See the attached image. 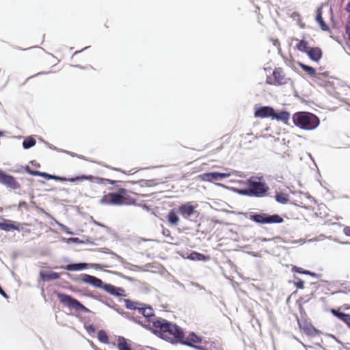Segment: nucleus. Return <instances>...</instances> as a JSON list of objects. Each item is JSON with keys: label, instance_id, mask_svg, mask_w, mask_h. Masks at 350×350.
I'll return each mask as SVG.
<instances>
[{"label": "nucleus", "instance_id": "7c9ffc66", "mask_svg": "<svg viewBox=\"0 0 350 350\" xmlns=\"http://www.w3.org/2000/svg\"><path fill=\"white\" fill-rule=\"evenodd\" d=\"M275 200L281 204H286L289 201V195L285 193H278L275 195Z\"/></svg>", "mask_w": 350, "mask_h": 350}, {"label": "nucleus", "instance_id": "20e7f679", "mask_svg": "<svg viewBox=\"0 0 350 350\" xmlns=\"http://www.w3.org/2000/svg\"><path fill=\"white\" fill-rule=\"evenodd\" d=\"M294 124L303 129L312 130L319 124V120L314 114L309 112H297L293 117Z\"/></svg>", "mask_w": 350, "mask_h": 350}, {"label": "nucleus", "instance_id": "2f4dec72", "mask_svg": "<svg viewBox=\"0 0 350 350\" xmlns=\"http://www.w3.org/2000/svg\"><path fill=\"white\" fill-rule=\"evenodd\" d=\"M296 49L303 53H307L310 47L308 46V42L306 40H299L296 44Z\"/></svg>", "mask_w": 350, "mask_h": 350}, {"label": "nucleus", "instance_id": "a878e982", "mask_svg": "<svg viewBox=\"0 0 350 350\" xmlns=\"http://www.w3.org/2000/svg\"><path fill=\"white\" fill-rule=\"evenodd\" d=\"M124 305L126 308H128L129 310H138L139 311L143 305V303L133 301L129 299H124Z\"/></svg>", "mask_w": 350, "mask_h": 350}, {"label": "nucleus", "instance_id": "393cba45", "mask_svg": "<svg viewBox=\"0 0 350 350\" xmlns=\"http://www.w3.org/2000/svg\"><path fill=\"white\" fill-rule=\"evenodd\" d=\"M40 277L43 281H50L53 280H57L60 278V275L58 273L49 271H41L40 273Z\"/></svg>", "mask_w": 350, "mask_h": 350}, {"label": "nucleus", "instance_id": "9b49d317", "mask_svg": "<svg viewBox=\"0 0 350 350\" xmlns=\"http://www.w3.org/2000/svg\"><path fill=\"white\" fill-rule=\"evenodd\" d=\"M232 175V172L228 171L224 173L219 172H206L202 174L199 176L200 178L203 181L215 182L219 181L224 178H228Z\"/></svg>", "mask_w": 350, "mask_h": 350}, {"label": "nucleus", "instance_id": "bb28decb", "mask_svg": "<svg viewBox=\"0 0 350 350\" xmlns=\"http://www.w3.org/2000/svg\"><path fill=\"white\" fill-rule=\"evenodd\" d=\"M103 289L109 293V294L115 296H120L121 294L120 291H123V290L120 288H117L112 284H105L103 286Z\"/></svg>", "mask_w": 350, "mask_h": 350}, {"label": "nucleus", "instance_id": "7ed1b4c3", "mask_svg": "<svg viewBox=\"0 0 350 350\" xmlns=\"http://www.w3.org/2000/svg\"><path fill=\"white\" fill-rule=\"evenodd\" d=\"M266 83L274 86L293 85L294 81L282 67H275L272 74L266 78Z\"/></svg>", "mask_w": 350, "mask_h": 350}, {"label": "nucleus", "instance_id": "37998d69", "mask_svg": "<svg viewBox=\"0 0 350 350\" xmlns=\"http://www.w3.org/2000/svg\"><path fill=\"white\" fill-rule=\"evenodd\" d=\"M346 33L347 34L350 33V24L346 26Z\"/></svg>", "mask_w": 350, "mask_h": 350}, {"label": "nucleus", "instance_id": "ddd939ff", "mask_svg": "<svg viewBox=\"0 0 350 350\" xmlns=\"http://www.w3.org/2000/svg\"><path fill=\"white\" fill-rule=\"evenodd\" d=\"M197 206L193 205L192 202H188L178 206V212L184 218H189L195 214Z\"/></svg>", "mask_w": 350, "mask_h": 350}, {"label": "nucleus", "instance_id": "c9c22d12", "mask_svg": "<svg viewBox=\"0 0 350 350\" xmlns=\"http://www.w3.org/2000/svg\"><path fill=\"white\" fill-rule=\"evenodd\" d=\"M191 258L192 260H202L206 259V257L202 254L194 252L191 254Z\"/></svg>", "mask_w": 350, "mask_h": 350}, {"label": "nucleus", "instance_id": "09e8293b", "mask_svg": "<svg viewBox=\"0 0 350 350\" xmlns=\"http://www.w3.org/2000/svg\"><path fill=\"white\" fill-rule=\"evenodd\" d=\"M2 135V133L0 132V136Z\"/></svg>", "mask_w": 350, "mask_h": 350}, {"label": "nucleus", "instance_id": "f257e3e1", "mask_svg": "<svg viewBox=\"0 0 350 350\" xmlns=\"http://www.w3.org/2000/svg\"><path fill=\"white\" fill-rule=\"evenodd\" d=\"M153 332L172 343H180V341H183V329L176 324L163 319L154 322Z\"/></svg>", "mask_w": 350, "mask_h": 350}, {"label": "nucleus", "instance_id": "58836bf2", "mask_svg": "<svg viewBox=\"0 0 350 350\" xmlns=\"http://www.w3.org/2000/svg\"><path fill=\"white\" fill-rule=\"evenodd\" d=\"M39 176H41V177L45 178H46V179H47V180H50L51 174H47V173H46V172H40V175H39Z\"/></svg>", "mask_w": 350, "mask_h": 350}, {"label": "nucleus", "instance_id": "f8f14e48", "mask_svg": "<svg viewBox=\"0 0 350 350\" xmlns=\"http://www.w3.org/2000/svg\"><path fill=\"white\" fill-rule=\"evenodd\" d=\"M0 183L14 190L21 188L20 183L14 176L6 174L2 170H0Z\"/></svg>", "mask_w": 350, "mask_h": 350}, {"label": "nucleus", "instance_id": "4c0bfd02", "mask_svg": "<svg viewBox=\"0 0 350 350\" xmlns=\"http://www.w3.org/2000/svg\"><path fill=\"white\" fill-rule=\"evenodd\" d=\"M19 226V230H17L18 231H23L24 232H26V233H30L31 232V230H29V229H26L25 228V226H27V224H23V225H20V224H18Z\"/></svg>", "mask_w": 350, "mask_h": 350}, {"label": "nucleus", "instance_id": "aec40b11", "mask_svg": "<svg viewBox=\"0 0 350 350\" xmlns=\"http://www.w3.org/2000/svg\"><path fill=\"white\" fill-rule=\"evenodd\" d=\"M117 348L118 350H133L130 341L123 336L118 338Z\"/></svg>", "mask_w": 350, "mask_h": 350}, {"label": "nucleus", "instance_id": "39448f33", "mask_svg": "<svg viewBox=\"0 0 350 350\" xmlns=\"http://www.w3.org/2000/svg\"><path fill=\"white\" fill-rule=\"evenodd\" d=\"M247 218L259 224H280L284 221L283 218L278 215H269L264 212H250L247 213Z\"/></svg>", "mask_w": 350, "mask_h": 350}, {"label": "nucleus", "instance_id": "423d86ee", "mask_svg": "<svg viewBox=\"0 0 350 350\" xmlns=\"http://www.w3.org/2000/svg\"><path fill=\"white\" fill-rule=\"evenodd\" d=\"M269 187L265 183L249 180L247 188L244 190L243 193L249 196L260 198L266 196Z\"/></svg>", "mask_w": 350, "mask_h": 350}, {"label": "nucleus", "instance_id": "6e6552de", "mask_svg": "<svg viewBox=\"0 0 350 350\" xmlns=\"http://www.w3.org/2000/svg\"><path fill=\"white\" fill-rule=\"evenodd\" d=\"M51 179L55 180H59L61 182L68 181V182H71V183L76 182V181H80V180H91V181H92L93 180H96V183H108L110 185H113L116 183L115 180H112L107 179V178H98V177H94L92 175H82L80 176H76L75 178H66L65 177L57 176L51 174L50 180Z\"/></svg>", "mask_w": 350, "mask_h": 350}, {"label": "nucleus", "instance_id": "412c9836", "mask_svg": "<svg viewBox=\"0 0 350 350\" xmlns=\"http://www.w3.org/2000/svg\"><path fill=\"white\" fill-rule=\"evenodd\" d=\"M338 301L340 303H344L341 306V308H342L344 310L350 309V304L347 303L350 301V296L349 294L344 291L338 292Z\"/></svg>", "mask_w": 350, "mask_h": 350}, {"label": "nucleus", "instance_id": "9d476101", "mask_svg": "<svg viewBox=\"0 0 350 350\" xmlns=\"http://www.w3.org/2000/svg\"><path fill=\"white\" fill-rule=\"evenodd\" d=\"M256 139L257 137L252 133L240 135L238 139V146L245 150L252 149Z\"/></svg>", "mask_w": 350, "mask_h": 350}, {"label": "nucleus", "instance_id": "c03bdc74", "mask_svg": "<svg viewBox=\"0 0 350 350\" xmlns=\"http://www.w3.org/2000/svg\"><path fill=\"white\" fill-rule=\"evenodd\" d=\"M346 10L347 12H350V1L347 3Z\"/></svg>", "mask_w": 350, "mask_h": 350}, {"label": "nucleus", "instance_id": "f3484780", "mask_svg": "<svg viewBox=\"0 0 350 350\" xmlns=\"http://www.w3.org/2000/svg\"><path fill=\"white\" fill-rule=\"evenodd\" d=\"M298 66L310 77H314L317 79H320L321 75H323L325 77L329 76L328 72H325L323 73H317L315 68H314L312 66L304 64L301 62H299Z\"/></svg>", "mask_w": 350, "mask_h": 350}, {"label": "nucleus", "instance_id": "5701e85b", "mask_svg": "<svg viewBox=\"0 0 350 350\" xmlns=\"http://www.w3.org/2000/svg\"><path fill=\"white\" fill-rule=\"evenodd\" d=\"M89 267L88 264L87 263H73V264H69L65 267H62V268L70 271H80L83 269H88Z\"/></svg>", "mask_w": 350, "mask_h": 350}, {"label": "nucleus", "instance_id": "a211bd4d", "mask_svg": "<svg viewBox=\"0 0 350 350\" xmlns=\"http://www.w3.org/2000/svg\"><path fill=\"white\" fill-rule=\"evenodd\" d=\"M274 114V109L271 107L265 106L261 107L256 109L254 113L255 117L265 118L271 117L272 118Z\"/></svg>", "mask_w": 350, "mask_h": 350}, {"label": "nucleus", "instance_id": "6ab92c4d", "mask_svg": "<svg viewBox=\"0 0 350 350\" xmlns=\"http://www.w3.org/2000/svg\"><path fill=\"white\" fill-rule=\"evenodd\" d=\"M306 54L311 60L319 62L322 57L323 52L319 47H311L307 51Z\"/></svg>", "mask_w": 350, "mask_h": 350}, {"label": "nucleus", "instance_id": "de8ad7c7", "mask_svg": "<svg viewBox=\"0 0 350 350\" xmlns=\"http://www.w3.org/2000/svg\"><path fill=\"white\" fill-rule=\"evenodd\" d=\"M1 75H3V73H2V74H1V73L0 72V77H1Z\"/></svg>", "mask_w": 350, "mask_h": 350}, {"label": "nucleus", "instance_id": "49530a36", "mask_svg": "<svg viewBox=\"0 0 350 350\" xmlns=\"http://www.w3.org/2000/svg\"><path fill=\"white\" fill-rule=\"evenodd\" d=\"M349 39L350 40V33L348 34Z\"/></svg>", "mask_w": 350, "mask_h": 350}, {"label": "nucleus", "instance_id": "a19ab883", "mask_svg": "<svg viewBox=\"0 0 350 350\" xmlns=\"http://www.w3.org/2000/svg\"><path fill=\"white\" fill-rule=\"evenodd\" d=\"M28 173L33 176H39V175H40V171H34V170H29Z\"/></svg>", "mask_w": 350, "mask_h": 350}, {"label": "nucleus", "instance_id": "f03ea898", "mask_svg": "<svg viewBox=\"0 0 350 350\" xmlns=\"http://www.w3.org/2000/svg\"><path fill=\"white\" fill-rule=\"evenodd\" d=\"M100 203L115 206L131 205L135 203V200L130 196L128 190L120 188L117 192L104 195L100 200Z\"/></svg>", "mask_w": 350, "mask_h": 350}, {"label": "nucleus", "instance_id": "c85d7f7f", "mask_svg": "<svg viewBox=\"0 0 350 350\" xmlns=\"http://www.w3.org/2000/svg\"><path fill=\"white\" fill-rule=\"evenodd\" d=\"M316 21L319 24V25H320L321 28L322 29V30L327 31L329 29L328 26L326 25V23H325V21L323 19L321 8H319L317 10Z\"/></svg>", "mask_w": 350, "mask_h": 350}, {"label": "nucleus", "instance_id": "1a4fd4ad", "mask_svg": "<svg viewBox=\"0 0 350 350\" xmlns=\"http://www.w3.org/2000/svg\"><path fill=\"white\" fill-rule=\"evenodd\" d=\"M57 297L62 304L70 308H74L78 311H85L87 310V308L78 300L72 298L70 295L64 293H59L57 295Z\"/></svg>", "mask_w": 350, "mask_h": 350}, {"label": "nucleus", "instance_id": "e433bc0d", "mask_svg": "<svg viewBox=\"0 0 350 350\" xmlns=\"http://www.w3.org/2000/svg\"><path fill=\"white\" fill-rule=\"evenodd\" d=\"M295 285L297 288L302 289L304 288V282L299 278H297V281L295 282Z\"/></svg>", "mask_w": 350, "mask_h": 350}, {"label": "nucleus", "instance_id": "b1692460", "mask_svg": "<svg viewBox=\"0 0 350 350\" xmlns=\"http://www.w3.org/2000/svg\"><path fill=\"white\" fill-rule=\"evenodd\" d=\"M0 229L5 231H10L12 230H19V226L14 224L11 220H4L0 222Z\"/></svg>", "mask_w": 350, "mask_h": 350}, {"label": "nucleus", "instance_id": "f704fd0d", "mask_svg": "<svg viewBox=\"0 0 350 350\" xmlns=\"http://www.w3.org/2000/svg\"><path fill=\"white\" fill-rule=\"evenodd\" d=\"M36 144V140L33 138L25 139L23 142V146L24 148L27 149Z\"/></svg>", "mask_w": 350, "mask_h": 350}, {"label": "nucleus", "instance_id": "ea45409f", "mask_svg": "<svg viewBox=\"0 0 350 350\" xmlns=\"http://www.w3.org/2000/svg\"><path fill=\"white\" fill-rule=\"evenodd\" d=\"M343 232L346 236L350 237V226H345Z\"/></svg>", "mask_w": 350, "mask_h": 350}, {"label": "nucleus", "instance_id": "cd10ccee", "mask_svg": "<svg viewBox=\"0 0 350 350\" xmlns=\"http://www.w3.org/2000/svg\"><path fill=\"white\" fill-rule=\"evenodd\" d=\"M290 117V114L287 111H280L279 113H275L274 111V114L272 116V119H275L277 120L282 121L284 123H287Z\"/></svg>", "mask_w": 350, "mask_h": 350}, {"label": "nucleus", "instance_id": "4be33fe9", "mask_svg": "<svg viewBox=\"0 0 350 350\" xmlns=\"http://www.w3.org/2000/svg\"><path fill=\"white\" fill-rule=\"evenodd\" d=\"M167 222L172 226H177L179 222V217L178 215V213L176 209H172L168 213L167 217Z\"/></svg>", "mask_w": 350, "mask_h": 350}, {"label": "nucleus", "instance_id": "473e14b6", "mask_svg": "<svg viewBox=\"0 0 350 350\" xmlns=\"http://www.w3.org/2000/svg\"><path fill=\"white\" fill-rule=\"evenodd\" d=\"M205 349L206 350H224L221 345L215 342H207Z\"/></svg>", "mask_w": 350, "mask_h": 350}, {"label": "nucleus", "instance_id": "2eb2a0df", "mask_svg": "<svg viewBox=\"0 0 350 350\" xmlns=\"http://www.w3.org/2000/svg\"><path fill=\"white\" fill-rule=\"evenodd\" d=\"M183 341H180V343L187 345L188 346L196 347L193 343H200L202 341L200 336H198L194 332H190L187 336L185 333H183Z\"/></svg>", "mask_w": 350, "mask_h": 350}, {"label": "nucleus", "instance_id": "79ce46f5", "mask_svg": "<svg viewBox=\"0 0 350 350\" xmlns=\"http://www.w3.org/2000/svg\"><path fill=\"white\" fill-rule=\"evenodd\" d=\"M18 207L21 208V207H25V208H27V204L25 202H20L19 204H18Z\"/></svg>", "mask_w": 350, "mask_h": 350}, {"label": "nucleus", "instance_id": "dca6fc26", "mask_svg": "<svg viewBox=\"0 0 350 350\" xmlns=\"http://www.w3.org/2000/svg\"><path fill=\"white\" fill-rule=\"evenodd\" d=\"M80 281L85 284H91L92 286L96 288L102 287L103 284V282L101 280L96 278L95 276L90 275L88 274L81 275Z\"/></svg>", "mask_w": 350, "mask_h": 350}, {"label": "nucleus", "instance_id": "4468645a", "mask_svg": "<svg viewBox=\"0 0 350 350\" xmlns=\"http://www.w3.org/2000/svg\"><path fill=\"white\" fill-rule=\"evenodd\" d=\"M343 310L341 306L338 309L331 308L329 312L340 321L346 324V325L350 329V314H347L341 311Z\"/></svg>", "mask_w": 350, "mask_h": 350}, {"label": "nucleus", "instance_id": "72a5a7b5", "mask_svg": "<svg viewBox=\"0 0 350 350\" xmlns=\"http://www.w3.org/2000/svg\"><path fill=\"white\" fill-rule=\"evenodd\" d=\"M98 339L102 343H104V344L109 343L108 336H107V333L105 332V331H104V330H100L98 332Z\"/></svg>", "mask_w": 350, "mask_h": 350}, {"label": "nucleus", "instance_id": "c756f323", "mask_svg": "<svg viewBox=\"0 0 350 350\" xmlns=\"http://www.w3.org/2000/svg\"><path fill=\"white\" fill-rule=\"evenodd\" d=\"M291 271L293 272H296V273H301V274H305V275H310L312 277H314V278H317V274L314 273V272H311L308 270H305L303 268L301 267H297V266H293L291 269Z\"/></svg>", "mask_w": 350, "mask_h": 350}, {"label": "nucleus", "instance_id": "a18cd8bd", "mask_svg": "<svg viewBox=\"0 0 350 350\" xmlns=\"http://www.w3.org/2000/svg\"><path fill=\"white\" fill-rule=\"evenodd\" d=\"M297 321H298V324H299V327H300V328H303V329H304V327L302 326V324H301V323L300 322V321H299V319H297Z\"/></svg>", "mask_w": 350, "mask_h": 350}, {"label": "nucleus", "instance_id": "0eeeda50", "mask_svg": "<svg viewBox=\"0 0 350 350\" xmlns=\"http://www.w3.org/2000/svg\"><path fill=\"white\" fill-rule=\"evenodd\" d=\"M139 314H142L144 319L139 321L147 329L154 330V322L161 321V319L157 318L154 314L153 309L150 306H146V304H143L139 310Z\"/></svg>", "mask_w": 350, "mask_h": 350}]
</instances>
